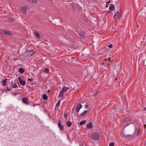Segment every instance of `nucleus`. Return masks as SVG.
Segmentation results:
<instances>
[{"label":"nucleus","instance_id":"58836bf2","mask_svg":"<svg viewBox=\"0 0 146 146\" xmlns=\"http://www.w3.org/2000/svg\"><path fill=\"white\" fill-rule=\"evenodd\" d=\"M36 105H39V104H36Z\"/></svg>","mask_w":146,"mask_h":146},{"label":"nucleus","instance_id":"39448f33","mask_svg":"<svg viewBox=\"0 0 146 146\" xmlns=\"http://www.w3.org/2000/svg\"><path fill=\"white\" fill-rule=\"evenodd\" d=\"M33 51L32 50H29L26 52V54L28 56H32L33 54Z\"/></svg>","mask_w":146,"mask_h":146},{"label":"nucleus","instance_id":"7ed1b4c3","mask_svg":"<svg viewBox=\"0 0 146 146\" xmlns=\"http://www.w3.org/2000/svg\"><path fill=\"white\" fill-rule=\"evenodd\" d=\"M58 126L60 130L63 131L64 126L61 124V122L60 120H59L58 121Z\"/></svg>","mask_w":146,"mask_h":146},{"label":"nucleus","instance_id":"a211bd4d","mask_svg":"<svg viewBox=\"0 0 146 146\" xmlns=\"http://www.w3.org/2000/svg\"><path fill=\"white\" fill-rule=\"evenodd\" d=\"M28 99V98H24L22 99V101L24 103L26 104L27 103Z\"/></svg>","mask_w":146,"mask_h":146},{"label":"nucleus","instance_id":"f257e3e1","mask_svg":"<svg viewBox=\"0 0 146 146\" xmlns=\"http://www.w3.org/2000/svg\"><path fill=\"white\" fill-rule=\"evenodd\" d=\"M0 33L3 35H10L11 33L9 31L7 30H2L0 31Z\"/></svg>","mask_w":146,"mask_h":146},{"label":"nucleus","instance_id":"f704fd0d","mask_svg":"<svg viewBox=\"0 0 146 146\" xmlns=\"http://www.w3.org/2000/svg\"><path fill=\"white\" fill-rule=\"evenodd\" d=\"M146 110V107H145V108H144V109H143V110H144V111H145V110Z\"/></svg>","mask_w":146,"mask_h":146},{"label":"nucleus","instance_id":"9d476101","mask_svg":"<svg viewBox=\"0 0 146 146\" xmlns=\"http://www.w3.org/2000/svg\"><path fill=\"white\" fill-rule=\"evenodd\" d=\"M19 81L21 85L25 86V81L21 80L20 78L19 79Z\"/></svg>","mask_w":146,"mask_h":146},{"label":"nucleus","instance_id":"6ab92c4d","mask_svg":"<svg viewBox=\"0 0 146 146\" xmlns=\"http://www.w3.org/2000/svg\"><path fill=\"white\" fill-rule=\"evenodd\" d=\"M92 122H91L90 124H88L87 125L86 127L87 128L90 129L93 127L92 126Z\"/></svg>","mask_w":146,"mask_h":146},{"label":"nucleus","instance_id":"c85d7f7f","mask_svg":"<svg viewBox=\"0 0 146 146\" xmlns=\"http://www.w3.org/2000/svg\"><path fill=\"white\" fill-rule=\"evenodd\" d=\"M33 80V78H28V80L30 82H32Z\"/></svg>","mask_w":146,"mask_h":146},{"label":"nucleus","instance_id":"6e6552de","mask_svg":"<svg viewBox=\"0 0 146 146\" xmlns=\"http://www.w3.org/2000/svg\"><path fill=\"white\" fill-rule=\"evenodd\" d=\"M28 7L26 5L23 6L22 8V11L23 13L25 14L26 13V11Z\"/></svg>","mask_w":146,"mask_h":146},{"label":"nucleus","instance_id":"5701e85b","mask_svg":"<svg viewBox=\"0 0 146 146\" xmlns=\"http://www.w3.org/2000/svg\"><path fill=\"white\" fill-rule=\"evenodd\" d=\"M64 93L62 92L61 91L60 92L59 94V96L60 97H62L63 96Z\"/></svg>","mask_w":146,"mask_h":146},{"label":"nucleus","instance_id":"4be33fe9","mask_svg":"<svg viewBox=\"0 0 146 146\" xmlns=\"http://www.w3.org/2000/svg\"><path fill=\"white\" fill-rule=\"evenodd\" d=\"M60 100H59L57 103L56 107H55V110L57 109V107H58L60 105Z\"/></svg>","mask_w":146,"mask_h":146},{"label":"nucleus","instance_id":"bb28decb","mask_svg":"<svg viewBox=\"0 0 146 146\" xmlns=\"http://www.w3.org/2000/svg\"><path fill=\"white\" fill-rule=\"evenodd\" d=\"M114 143L113 142H111L109 144V146H114Z\"/></svg>","mask_w":146,"mask_h":146},{"label":"nucleus","instance_id":"f3484780","mask_svg":"<svg viewBox=\"0 0 146 146\" xmlns=\"http://www.w3.org/2000/svg\"><path fill=\"white\" fill-rule=\"evenodd\" d=\"M35 36H36L37 37L40 38V34L39 33H38L37 32H35Z\"/></svg>","mask_w":146,"mask_h":146},{"label":"nucleus","instance_id":"c756f323","mask_svg":"<svg viewBox=\"0 0 146 146\" xmlns=\"http://www.w3.org/2000/svg\"><path fill=\"white\" fill-rule=\"evenodd\" d=\"M64 117L65 118H67L68 117V114L67 113H64Z\"/></svg>","mask_w":146,"mask_h":146},{"label":"nucleus","instance_id":"20e7f679","mask_svg":"<svg viewBox=\"0 0 146 146\" xmlns=\"http://www.w3.org/2000/svg\"><path fill=\"white\" fill-rule=\"evenodd\" d=\"M87 111L86 110H85L84 112L77 115V117L78 118H80L84 116L87 113Z\"/></svg>","mask_w":146,"mask_h":146},{"label":"nucleus","instance_id":"a878e982","mask_svg":"<svg viewBox=\"0 0 146 146\" xmlns=\"http://www.w3.org/2000/svg\"><path fill=\"white\" fill-rule=\"evenodd\" d=\"M119 13V11L116 12V13H115L113 17L117 15L118 18H119V17L120 16V15H119L118 14Z\"/></svg>","mask_w":146,"mask_h":146},{"label":"nucleus","instance_id":"4468645a","mask_svg":"<svg viewBox=\"0 0 146 146\" xmlns=\"http://www.w3.org/2000/svg\"><path fill=\"white\" fill-rule=\"evenodd\" d=\"M7 81V79H6L1 82L2 83V85L3 86H5L6 85Z\"/></svg>","mask_w":146,"mask_h":146},{"label":"nucleus","instance_id":"72a5a7b5","mask_svg":"<svg viewBox=\"0 0 146 146\" xmlns=\"http://www.w3.org/2000/svg\"><path fill=\"white\" fill-rule=\"evenodd\" d=\"M85 108H88V105H85Z\"/></svg>","mask_w":146,"mask_h":146},{"label":"nucleus","instance_id":"ea45409f","mask_svg":"<svg viewBox=\"0 0 146 146\" xmlns=\"http://www.w3.org/2000/svg\"><path fill=\"white\" fill-rule=\"evenodd\" d=\"M48 92H50V90H48Z\"/></svg>","mask_w":146,"mask_h":146},{"label":"nucleus","instance_id":"2eb2a0df","mask_svg":"<svg viewBox=\"0 0 146 146\" xmlns=\"http://www.w3.org/2000/svg\"><path fill=\"white\" fill-rule=\"evenodd\" d=\"M79 36L82 38H84L85 37V35L83 32H81L79 33Z\"/></svg>","mask_w":146,"mask_h":146},{"label":"nucleus","instance_id":"ddd939ff","mask_svg":"<svg viewBox=\"0 0 146 146\" xmlns=\"http://www.w3.org/2000/svg\"><path fill=\"white\" fill-rule=\"evenodd\" d=\"M140 132V129H136L134 134L135 135H138Z\"/></svg>","mask_w":146,"mask_h":146},{"label":"nucleus","instance_id":"473e14b6","mask_svg":"<svg viewBox=\"0 0 146 146\" xmlns=\"http://www.w3.org/2000/svg\"><path fill=\"white\" fill-rule=\"evenodd\" d=\"M98 93V91H96V93L94 94V95H97Z\"/></svg>","mask_w":146,"mask_h":146},{"label":"nucleus","instance_id":"c9c22d12","mask_svg":"<svg viewBox=\"0 0 146 146\" xmlns=\"http://www.w3.org/2000/svg\"><path fill=\"white\" fill-rule=\"evenodd\" d=\"M110 58H109V60H108L109 61H110Z\"/></svg>","mask_w":146,"mask_h":146},{"label":"nucleus","instance_id":"b1692460","mask_svg":"<svg viewBox=\"0 0 146 146\" xmlns=\"http://www.w3.org/2000/svg\"><path fill=\"white\" fill-rule=\"evenodd\" d=\"M86 121L85 120H83L80 122L79 124L80 125H82L83 124H85L86 123Z\"/></svg>","mask_w":146,"mask_h":146},{"label":"nucleus","instance_id":"423d86ee","mask_svg":"<svg viewBox=\"0 0 146 146\" xmlns=\"http://www.w3.org/2000/svg\"><path fill=\"white\" fill-rule=\"evenodd\" d=\"M82 106L81 104H79L77 105L76 111L77 112H78L82 108Z\"/></svg>","mask_w":146,"mask_h":146},{"label":"nucleus","instance_id":"cd10ccee","mask_svg":"<svg viewBox=\"0 0 146 146\" xmlns=\"http://www.w3.org/2000/svg\"><path fill=\"white\" fill-rule=\"evenodd\" d=\"M49 69L47 68H46L44 70V71L46 72H49Z\"/></svg>","mask_w":146,"mask_h":146},{"label":"nucleus","instance_id":"7c9ffc66","mask_svg":"<svg viewBox=\"0 0 146 146\" xmlns=\"http://www.w3.org/2000/svg\"><path fill=\"white\" fill-rule=\"evenodd\" d=\"M7 90V91H10L11 90V89L9 87H7L6 88Z\"/></svg>","mask_w":146,"mask_h":146},{"label":"nucleus","instance_id":"2f4dec72","mask_svg":"<svg viewBox=\"0 0 146 146\" xmlns=\"http://www.w3.org/2000/svg\"><path fill=\"white\" fill-rule=\"evenodd\" d=\"M108 47L110 48H111L112 47V45L111 44L108 46Z\"/></svg>","mask_w":146,"mask_h":146},{"label":"nucleus","instance_id":"1a4fd4ad","mask_svg":"<svg viewBox=\"0 0 146 146\" xmlns=\"http://www.w3.org/2000/svg\"><path fill=\"white\" fill-rule=\"evenodd\" d=\"M69 88V87L64 86L62 88L61 91L63 93L66 92Z\"/></svg>","mask_w":146,"mask_h":146},{"label":"nucleus","instance_id":"e433bc0d","mask_svg":"<svg viewBox=\"0 0 146 146\" xmlns=\"http://www.w3.org/2000/svg\"><path fill=\"white\" fill-rule=\"evenodd\" d=\"M125 125H126L125 127H126V126H127V125H129V124H128V125H126V124H125Z\"/></svg>","mask_w":146,"mask_h":146},{"label":"nucleus","instance_id":"a19ab883","mask_svg":"<svg viewBox=\"0 0 146 146\" xmlns=\"http://www.w3.org/2000/svg\"><path fill=\"white\" fill-rule=\"evenodd\" d=\"M35 106V105H33L34 106Z\"/></svg>","mask_w":146,"mask_h":146},{"label":"nucleus","instance_id":"aec40b11","mask_svg":"<svg viewBox=\"0 0 146 146\" xmlns=\"http://www.w3.org/2000/svg\"><path fill=\"white\" fill-rule=\"evenodd\" d=\"M12 85L11 87L13 88H15L17 87V86L16 84H13V82H12Z\"/></svg>","mask_w":146,"mask_h":146},{"label":"nucleus","instance_id":"f8f14e48","mask_svg":"<svg viewBox=\"0 0 146 146\" xmlns=\"http://www.w3.org/2000/svg\"><path fill=\"white\" fill-rule=\"evenodd\" d=\"M115 8L114 5L113 4H111L109 6V9L110 11H113Z\"/></svg>","mask_w":146,"mask_h":146},{"label":"nucleus","instance_id":"393cba45","mask_svg":"<svg viewBox=\"0 0 146 146\" xmlns=\"http://www.w3.org/2000/svg\"><path fill=\"white\" fill-rule=\"evenodd\" d=\"M66 123L68 126V127H70L72 125V123L70 121H68L66 122Z\"/></svg>","mask_w":146,"mask_h":146},{"label":"nucleus","instance_id":"9b49d317","mask_svg":"<svg viewBox=\"0 0 146 146\" xmlns=\"http://www.w3.org/2000/svg\"><path fill=\"white\" fill-rule=\"evenodd\" d=\"M130 119L129 118H124L123 120V122L125 124V123L127 122H130Z\"/></svg>","mask_w":146,"mask_h":146},{"label":"nucleus","instance_id":"412c9836","mask_svg":"<svg viewBox=\"0 0 146 146\" xmlns=\"http://www.w3.org/2000/svg\"><path fill=\"white\" fill-rule=\"evenodd\" d=\"M42 98L43 99L46 100L48 99V98L46 94H44L42 96Z\"/></svg>","mask_w":146,"mask_h":146},{"label":"nucleus","instance_id":"f03ea898","mask_svg":"<svg viewBox=\"0 0 146 146\" xmlns=\"http://www.w3.org/2000/svg\"><path fill=\"white\" fill-rule=\"evenodd\" d=\"M99 134L97 132H95L92 134L91 135L92 138L94 140H96L98 139Z\"/></svg>","mask_w":146,"mask_h":146},{"label":"nucleus","instance_id":"dca6fc26","mask_svg":"<svg viewBox=\"0 0 146 146\" xmlns=\"http://www.w3.org/2000/svg\"><path fill=\"white\" fill-rule=\"evenodd\" d=\"M25 71L22 68H19V72L21 74L23 73Z\"/></svg>","mask_w":146,"mask_h":146},{"label":"nucleus","instance_id":"4c0bfd02","mask_svg":"<svg viewBox=\"0 0 146 146\" xmlns=\"http://www.w3.org/2000/svg\"><path fill=\"white\" fill-rule=\"evenodd\" d=\"M113 110V112H114V111H113V109L111 110Z\"/></svg>","mask_w":146,"mask_h":146},{"label":"nucleus","instance_id":"0eeeda50","mask_svg":"<svg viewBox=\"0 0 146 146\" xmlns=\"http://www.w3.org/2000/svg\"><path fill=\"white\" fill-rule=\"evenodd\" d=\"M41 0H27V1L31 3H35L37 2L38 1Z\"/></svg>","mask_w":146,"mask_h":146}]
</instances>
